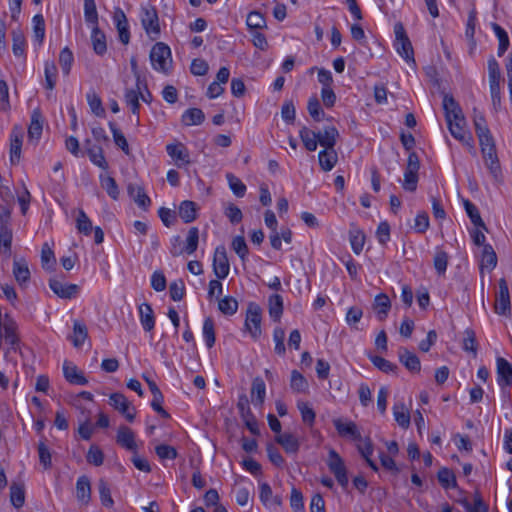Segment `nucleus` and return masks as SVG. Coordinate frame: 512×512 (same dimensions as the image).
Listing matches in <instances>:
<instances>
[{"mask_svg": "<svg viewBox=\"0 0 512 512\" xmlns=\"http://www.w3.org/2000/svg\"><path fill=\"white\" fill-rule=\"evenodd\" d=\"M10 501L15 508H21L25 502V487L23 483L13 482L10 486Z\"/></svg>", "mask_w": 512, "mask_h": 512, "instance_id": "473e14b6", "label": "nucleus"}, {"mask_svg": "<svg viewBox=\"0 0 512 512\" xmlns=\"http://www.w3.org/2000/svg\"><path fill=\"white\" fill-rule=\"evenodd\" d=\"M63 373L65 379L71 384L86 385L88 383L86 377L70 362H64Z\"/></svg>", "mask_w": 512, "mask_h": 512, "instance_id": "5701e85b", "label": "nucleus"}, {"mask_svg": "<svg viewBox=\"0 0 512 512\" xmlns=\"http://www.w3.org/2000/svg\"><path fill=\"white\" fill-rule=\"evenodd\" d=\"M320 167L323 171H330L338 161L335 149L325 148L318 153Z\"/></svg>", "mask_w": 512, "mask_h": 512, "instance_id": "bb28decb", "label": "nucleus"}, {"mask_svg": "<svg viewBox=\"0 0 512 512\" xmlns=\"http://www.w3.org/2000/svg\"><path fill=\"white\" fill-rule=\"evenodd\" d=\"M139 318L143 329L150 332L155 326L154 312L150 304L142 303L139 306Z\"/></svg>", "mask_w": 512, "mask_h": 512, "instance_id": "a878e982", "label": "nucleus"}, {"mask_svg": "<svg viewBox=\"0 0 512 512\" xmlns=\"http://www.w3.org/2000/svg\"><path fill=\"white\" fill-rule=\"evenodd\" d=\"M488 76H489V86L500 84L501 72H500L499 64L496 61V59L493 57L488 60Z\"/></svg>", "mask_w": 512, "mask_h": 512, "instance_id": "0e129e2a", "label": "nucleus"}, {"mask_svg": "<svg viewBox=\"0 0 512 512\" xmlns=\"http://www.w3.org/2000/svg\"><path fill=\"white\" fill-rule=\"evenodd\" d=\"M463 205H464L465 211H466L468 217L470 218L471 222L476 227H480L483 230H487V227L481 218L478 208L468 199L463 200Z\"/></svg>", "mask_w": 512, "mask_h": 512, "instance_id": "c9c22d12", "label": "nucleus"}, {"mask_svg": "<svg viewBox=\"0 0 512 512\" xmlns=\"http://www.w3.org/2000/svg\"><path fill=\"white\" fill-rule=\"evenodd\" d=\"M333 424L340 436L349 437L358 442L362 441L361 433L354 422H343L341 419H334Z\"/></svg>", "mask_w": 512, "mask_h": 512, "instance_id": "4468645a", "label": "nucleus"}, {"mask_svg": "<svg viewBox=\"0 0 512 512\" xmlns=\"http://www.w3.org/2000/svg\"><path fill=\"white\" fill-rule=\"evenodd\" d=\"M390 299L385 294H379L375 297L373 309L380 321L384 320L390 310Z\"/></svg>", "mask_w": 512, "mask_h": 512, "instance_id": "c756f323", "label": "nucleus"}, {"mask_svg": "<svg viewBox=\"0 0 512 512\" xmlns=\"http://www.w3.org/2000/svg\"><path fill=\"white\" fill-rule=\"evenodd\" d=\"M393 415L397 424L407 429L410 425V414L403 402L395 403L393 406Z\"/></svg>", "mask_w": 512, "mask_h": 512, "instance_id": "7c9ffc66", "label": "nucleus"}, {"mask_svg": "<svg viewBox=\"0 0 512 512\" xmlns=\"http://www.w3.org/2000/svg\"><path fill=\"white\" fill-rule=\"evenodd\" d=\"M477 136L485 164L490 172L494 175V177H497L500 173V165L496 153L494 139L490 133V130L485 132L483 131V133L479 132L477 133Z\"/></svg>", "mask_w": 512, "mask_h": 512, "instance_id": "f257e3e1", "label": "nucleus"}, {"mask_svg": "<svg viewBox=\"0 0 512 512\" xmlns=\"http://www.w3.org/2000/svg\"><path fill=\"white\" fill-rule=\"evenodd\" d=\"M87 328L84 324L74 321L72 342L75 347H80L87 338Z\"/></svg>", "mask_w": 512, "mask_h": 512, "instance_id": "5fc2aeb1", "label": "nucleus"}, {"mask_svg": "<svg viewBox=\"0 0 512 512\" xmlns=\"http://www.w3.org/2000/svg\"><path fill=\"white\" fill-rule=\"evenodd\" d=\"M50 289L62 299H71L79 292V287L76 284L63 283L57 279L49 281Z\"/></svg>", "mask_w": 512, "mask_h": 512, "instance_id": "ddd939ff", "label": "nucleus"}, {"mask_svg": "<svg viewBox=\"0 0 512 512\" xmlns=\"http://www.w3.org/2000/svg\"><path fill=\"white\" fill-rule=\"evenodd\" d=\"M12 51L17 57H25L26 40L21 30L12 31Z\"/></svg>", "mask_w": 512, "mask_h": 512, "instance_id": "ea45409f", "label": "nucleus"}, {"mask_svg": "<svg viewBox=\"0 0 512 512\" xmlns=\"http://www.w3.org/2000/svg\"><path fill=\"white\" fill-rule=\"evenodd\" d=\"M167 154L172 158L177 167L190 164V155L186 146L181 143H171L166 146Z\"/></svg>", "mask_w": 512, "mask_h": 512, "instance_id": "9d476101", "label": "nucleus"}, {"mask_svg": "<svg viewBox=\"0 0 512 512\" xmlns=\"http://www.w3.org/2000/svg\"><path fill=\"white\" fill-rule=\"evenodd\" d=\"M141 24L147 35L156 39L160 35V24L157 10L152 5L141 7Z\"/></svg>", "mask_w": 512, "mask_h": 512, "instance_id": "20e7f679", "label": "nucleus"}, {"mask_svg": "<svg viewBox=\"0 0 512 512\" xmlns=\"http://www.w3.org/2000/svg\"><path fill=\"white\" fill-rule=\"evenodd\" d=\"M373 365L384 373H396L398 366L385 358L377 355L369 356Z\"/></svg>", "mask_w": 512, "mask_h": 512, "instance_id": "c03bdc74", "label": "nucleus"}, {"mask_svg": "<svg viewBox=\"0 0 512 512\" xmlns=\"http://www.w3.org/2000/svg\"><path fill=\"white\" fill-rule=\"evenodd\" d=\"M230 265L227 257L226 248L223 245L216 247L213 256V271L219 279L228 276Z\"/></svg>", "mask_w": 512, "mask_h": 512, "instance_id": "1a4fd4ad", "label": "nucleus"}, {"mask_svg": "<svg viewBox=\"0 0 512 512\" xmlns=\"http://www.w3.org/2000/svg\"><path fill=\"white\" fill-rule=\"evenodd\" d=\"M109 128L112 132L115 144L126 154H130L128 142L123 133L117 128L114 122H109Z\"/></svg>", "mask_w": 512, "mask_h": 512, "instance_id": "a18cd8bd", "label": "nucleus"}, {"mask_svg": "<svg viewBox=\"0 0 512 512\" xmlns=\"http://www.w3.org/2000/svg\"><path fill=\"white\" fill-rule=\"evenodd\" d=\"M43 131V117L39 109H34L31 114V122L28 127L29 140H39Z\"/></svg>", "mask_w": 512, "mask_h": 512, "instance_id": "4be33fe9", "label": "nucleus"}, {"mask_svg": "<svg viewBox=\"0 0 512 512\" xmlns=\"http://www.w3.org/2000/svg\"><path fill=\"white\" fill-rule=\"evenodd\" d=\"M44 73H45V83H46L45 87H46V89L52 91L55 88L57 74H58V70H57L55 63L54 62H46Z\"/></svg>", "mask_w": 512, "mask_h": 512, "instance_id": "49530a36", "label": "nucleus"}, {"mask_svg": "<svg viewBox=\"0 0 512 512\" xmlns=\"http://www.w3.org/2000/svg\"><path fill=\"white\" fill-rule=\"evenodd\" d=\"M496 264H497V256H496L494 249L492 248V246L490 244L484 245L483 251H482V260H481L482 267L493 269V268H495Z\"/></svg>", "mask_w": 512, "mask_h": 512, "instance_id": "3c124183", "label": "nucleus"}, {"mask_svg": "<svg viewBox=\"0 0 512 512\" xmlns=\"http://www.w3.org/2000/svg\"><path fill=\"white\" fill-rule=\"evenodd\" d=\"M299 136L308 151H315L317 149L319 142L316 132L309 130L307 127H303L299 132Z\"/></svg>", "mask_w": 512, "mask_h": 512, "instance_id": "a19ab883", "label": "nucleus"}, {"mask_svg": "<svg viewBox=\"0 0 512 512\" xmlns=\"http://www.w3.org/2000/svg\"><path fill=\"white\" fill-rule=\"evenodd\" d=\"M87 101L91 111L98 117H102L105 114V109L102 106L100 97L95 93L91 92L87 94Z\"/></svg>", "mask_w": 512, "mask_h": 512, "instance_id": "69168bd1", "label": "nucleus"}, {"mask_svg": "<svg viewBox=\"0 0 512 512\" xmlns=\"http://www.w3.org/2000/svg\"><path fill=\"white\" fill-rule=\"evenodd\" d=\"M84 17L87 23L98 25V12L94 0H84Z\"/></svg>", "mask_w": 512, "mask_h": 512, "instance_id": "8fccbe9b", "label": "nucleus"}, {"mask_svg": "<svg viewBox=\"0 0 512 512\" xmlns=\"http://www.w3.org/2000/svg\"><path fill=\"white\" fill-rule=\"evenodd\" d=\"M459 503L464 507L466 512H488L489 509L478 492L475 493L473 504H471L467 498L459 500Z\"/></svg>", "mask_w": 512, "mask_h": 512, "instance_id": "e433bc0d", "label": "nucleus"}, {"mask_svg": "<svg viewBox=\"0 0 512 512\" xmlns=\"http://www.w3.org/2000/svg\"><path fill=\"white\" fill-rule=\"evenodd\" d=\"M88 156L93 164L98 167L106 170L108 168V163L104 157L103 150L100 146H92L88 148Z\"/></svg>", "mask_w": 512, "mask_h": 512, "instance_id": "de8ad7c7", "label": "nucleus"}, {"mask_svg": "<svg viewBox=\"0 0 512 512\" xmlns=\"http://www.w3.org/2000/svg\"><path fill=\"white\" fill-rule=\"evenodd\" d=\"M23 143L22 129L15 126L10 135V162L17 164L21 158V148Z\"/></svg>", "mask_w": 512, "mask_h": 512, "instance_id": "2eb2a0df", "label": "nucleus"}, {"mask_svg": "<svg viewBox=\"0 0 512 512\" xmlns=\"http://www.w3.org/2000/svg\"><path fill=\"white\" fill-rule=\"evenodd\" d=\"M203 337L208 348H212L215 344V329L212 318L208 317L203 323Z\"/></svg>", "mask_w": 512, "mask_h": 512, "instance_id": "4d7b16f0", "label": "nucleus"}, {"mask_svg": "<svg viewBox=\"0 0 512 512\" xmlns=\"http://www.w3.org/2000/svg\"><path fill=\"white\" fill-rule=\"evenodd\" d=\"M128 195L142 209L147 210L151 204V200L145 193L144 188L140 185L130 183L127 187Z\"/></svg>", "mask_w": 512, "mask_h": 512, "instance_id": "6ab92c4d", "label": "nucleus"}, {"mask_svg": "<svg viewBox=\"0 0 512 512\" xmlns=\"http://www.w3.org/2000/svg\"><path fill=\"white\" fill-rule=\"evenodd\" d=\"M33 32L34 38L39 43L42 44L45 36V21L44 17L41 14H36L33 19Z\"/></svg>", "mask_w": 512, "mask_h": 512, "instance_id": "bf43d9fd", "label": "nucleus"}, {"mask_svg": "<svg viewBox=\"0 0 512 512\" xmlns=\"http://www.w3.org/2000/svg\"><path fill=\"white\" fill-rule=\"evenodd\" d=\"M261 320L262 310L260 306L254 302L249 303L246 311L245 329L254 340L259 339L262 334Z\"/></svg>", "mask_w": 512, "mask_h": 512, "instance_id": "39448f33", "label": "nucleus"}, {"mask_svg": "<svg viewBox=\"0 0 512 512\" xmlns=\"http://www.w3.org/2000/svg\"><path fill=\"white\" fill-rule=\"evenodd\" d=\"M218 308L225 315H233L237 312L238 302L235 298L227 296L219 300Z\"/></svg>", "mask_w": 512, "mask_h": 512, "instance_id": "052dcab7", "label": "nucleus"}, {"mask_svg": "<svg viewBox=\"0 0 512 512\" xmlns=\"http://www.w3.org/2000/svg\"><path fill=\"white\" fill-rule=\"evenodd\" d=\"M86 459L88 463L94 466H101L104 461V454L97 445H91L87 452Z\"/></svg>", "mask_w": 512, "mask_h": 512, "instance_id": "774afa93", "label": "nucleus"}, {"mask_svg": "<svg viewBox=\"0 0 512 512\" xmlns=\"http://www.w3.org/2000/svg\"><path fill=\"white\" fill-rule=\"evenodd\" d=\"M100 501L105 507H112L114 500L111 496V491L108 483L104 479H100L98 482Z\"/></svg>", "mask_w": 512, "mask_h": 512, "instance_id": "603ef678", "label": "nucleus"}, {"mask_svg": "<svg viewBox=\"0 0 512 512\" xmlns=\"http://www.w3.org/2000/svg\"><path fill=\"white\" fill-rule=\"evenodd\" d=\"M226 178L229 184L230 189L237 197H243L246 192L245 184L234 174L227 173Z\"/></svg>", "mask_w": 512, "mask_h": 512, "instance_id": "680f3d73", "label": "nucleus"}, {"mask_svg": "<svg viewBox=\"0 0 512 512\" xmlns=\"http://www.w3.org/2000/svg\"><path fill=\"white\" fill-rule=\"evenodd\" d=\"M307 110L310 116L317 122L323 120L325 117V113L321 108L320 102L316 96L309 98Z\"/></svg>", "mask_w": 512, "mask_h": 512, "instance_id": "864d4df0", "label": "nucleus"}, {"mask_svg": "<svg viewBox=\"0 0 512 512\" xmlns=\"http://www.w3.org/2000/svg\"><path fill=\"white\" fill-rule=\"evenodd\" d=\"M317 136L318 142L322 147L334 149L339 133L334 126H327L323 131L318 132Z\"/></svg>", "mask_w": 512, "mask_h": 512, "instance_id": "393cba45", "label": "nucleus"}, {"mask_svg": "<svg viewBox=\"0 0 512 512\" xmlns=\"http://www.w3.org/2000/svg\"><path fill=\"white\" fill-rule=\"evenodd\" d=\"M437 478L444 489L457 487L455 474L448 468H441L438 471Z\"/></svg>", "mask_w": 512, "mask_h": 512, "instance_id": "37998d69", "label": "nucleus"}, {"mask_svg": "<svg viewBox=\"0 0 512 512\" xmlns=\"http://www.w3.org/2000/svg\"><path fill=\"white\" fill-rule=\"evenodd\" d=\"M290 387L296 393H305L308 390V382L305 377L298 372L293 370L291 372Z\"/></svg>", "mask_w": 512, "mask_h": 512, "instance_id": "79ce46f5", "label": "nucleus"}, {"mask_svg": "<svg viewBox=\"0 0 512 512\" xmlns=\"http://www.w3.org/2000/svg\"><path fill=\"white\" fill-rule=\"evenodd\" d=\"M265 394H266V388H265L264 381L259 377L255 378L252 382V387H251L252 402L254 403L255 406L256 405L261 406L263 404Z\"/></svg>", "mask_w": 512, "mask_h": 512, "instance_id": "f704fd0d", "label": "nucleus"}, {"mask_svg": "<svg viewBox=\"0 0 512 512\" xmlns=\"http://www.w3.org/2000/svg\"><path fill=\"white\" fill-rule=\"evenodd\" d=\"M73 61L74 57L72 51L68 47L63 48L59 54V64L63 74L68 75L70 73Z\"/></svg>", "mask_w": 512, "mask_h": 512, "instance_id": "13d9d810", "label": "nucleus"}, {"mask_svg": "<svg viewBox=\"0 0 512 512\" xmlns=\"http://www.w3.org/2000/svg\"><path fill=\"white\" fill-rule=\"evenodd\" d=\"M395 48L398 54L408 63L415 64L414 51L409 37L405 31L404 25L397 22L394 25Z\"/></svg>", "mask_w": 512, "mask_h": 512, "instance_id": "f03ea898", "label": "nucleus"}, {"mask_svg": "<svg viewBox=\"0 0 512 512\" xmlns=\"http://www.w3.org/2000/svg\"><path fill=\"white\" fill-rule=\"evenodd\" d=\"M275 441L282 446L288 454H296L300 448L299 439L291 433H282L275 437Z\"/></svg>", "mask_w": 512, "mask_h": 512, "instance_id": "412c9836", "label": "nucleus"}, {"mask_svg": "<svg viewBox=\"0 0 512 512\" xmlns=\"http://www.w3.org/2000/svg\"><path fill=\"white\" fill-rule=\"evenodd\" d=\"M91 41L93 45V50L98 55L105 54L107 50L106 45V38L102 31H100L98 25L93 26L92 34H91Z\"/></svg>", "mask_w": 512, "mask_h": 512, "instance_id": "72a5a7b5", "label": "nucleus"}, {"mask_svg": "<svg viewBox=\"0 0 512 512\" xmlns=\"http://www.w3.org/2000/svg\"><path fill=\"white\" fill-rule=\"evenodd\" d=\"M13 275L21 287H25L30 280V270L25 259H14Z\"/></svg>", "mask_w": 512, "mask_h": 512, "instance_id": "aec40b11", "label": "nucleus"}, {"mask_svg": "<svg viewBox=\"0 0 512 512\" xmlns=\"http://www.w3.org/2000/svg\"><path fill=\"white\" fill-rule=\"evenodd\" d=\"M41 263L44 269H52L56 264V258L53 250L48 243H44L41 249Z\"/></svg>", "mask_w": 512, "mask_h": 512, "instance_id": "e2e57ef3", "label": "nucleus"}, {"mask_svg": "<svg viewBox=\"0 0 512 512\" xmlns=\"http://www.w3.org/2000/svg\"><path fill=\"white\" fill-rule=\"evenodd\" d=\"M349 239L353 252L360 254L365 244V234L356 226H352L349 231Z\"/></svg>", "mask_w": 512, "mask_h": 512, "instance_id": "2f4dec72", "label": "nucleus"}, {"mask_svg": "<svg viewBox=\"0 0 512 512\" xmlns=\"http://www.w3.org/2000/svg\"><path fill=\"white\" fill-rule=\"evenodd\" d=\"M109 404L119 411L127 421L132 422L135 419V408L122 393L111 394L109 397Z\"/></svg>", "mask_w": 512, "mask_h": 512, "instance_id": "0eeeda50", "label": "nucleus"}, {"mask_svg": "<svg viewBox=\"0 0 512 512\" xmlns=\"http://www.w3.org/2000/svg\"><path fill=\"white\" fill-rule=\"evenodd\" d=\"M76 497L84 504L91 500V482L88 476L82 475L76 482Z\"/></svg>", "mask_w": 512, "mask_h": 512, "instance_id": "b1692460", "label": "nucleus"}, {"mask_svg": "<svg viewBox=\"0 0 512 512\" xmlns=\"http://www.w3.org/2000/svg\"><path fill=\"white\" fill-rule=\"evenodd\" d=\"M443 109L445 112V118L447 122H450V119L462 121V117L464 116L462 109L452 95H444Z\"/></svg>", "mask_w": 512, "mask_h": 512, "instance_id": "f3484780", "label": "nucleus"}, {"mask_svg": "<svg viewBox=\"0 0 512 512\" xmlns=\"http://www.w3.org/2000/svg\"><path fill=\"white\" fill-rule=\"evenodd\" d=\"M497 365V382L501 389L512 386V364L503 357H498L496 360Z\"/></svg>", "mask_w": 512, "mask_h": 512, "instance_id": "9b49d317", "label": "nucleus"}, {"mask_svg": "<svg viewBox=\"0 0 512 512\" xmlns=\"http://www.w3.org/2000/svg\"><path fill=\"white\" fill-rule=\"evenodd\" d=\"M76 228L80 233H82L86 236L89 235L93 229L92 222L90 221V219L88 218V216L86 215V213L83 210L79 211V214H78V217L76 220Z\"/></svg>", "mask_w": 512, "mask_h": 512, "instance_id": "338daca9", "label": "nucleus"}, {"mask_svg": "<svg viewBox=\"0 0 512 512\" xmlns=\"http://www.w3.org/2000/svg\"><path fill=\"white\" fill-rule=\"evenodd\" d=\"M100 182L103 189L106 190L107 194L113 199L119 198V188L115 179L111 176H100Z\"/></svg>", "mask_w": 512, "mask_h": 512, "instance_id": "09e8293b", "label": "nucleus"}, {"mask_svg": "<svg viewBox=\"0 0 512 512\" xmlns=\"http://www.w3.org/2000/svg\"><path fill=\"white\" fill-rule=\"evenodd\" d=\"M327 466L330 472L335 476L339 485L346 488L349 483L347 469L343 459L334 449L329 450Z\"/></svg>", "mask_w": 512, "mask_h": 512, "instance_id": "423d86ee", "label": "nucleus"}, {"mask_svg": "<svg viewBox=\"0 0 512 512\" xmlns=\"http://www.w3.org/2000/svg\"><path fill=\"white\" fill-rule=\"evenodd\" d=\"M269 315L274 322H278L283 314V298L279 294H273L268 299Z\"/></svg>", "mask_w": 512, "mask_h": 512, "instance_id": "c85d7f7f", "label": "nucleus"}, {"mask_svg": "<svg viewBox=\"0 0 512 512\" xmlns=\"http://www.w3.org/2000/svg\"><path fill=\"white\" fill-rule=\"evenodd\" d=\"M448 129L451 133V135L466 144H470V141L472 140L471 134L466 130V120L465 117H462V121H457L454 119H450V122H447Z\"/></svg>", "mask_w": 512, "mask_h": 512, "instance_id": "dca6fc26", "label": "nucleus"}, {"mask_svg": "<svg viewBox=\"0 0 512 512\" xmlns=\"http://www.w3.org/2000/svg\"><path fill=\"white\" fill-rule=\"evenodd\" d=\"M178 213L184 223H191L197 218V205L193 201L185 200L181 202Z\"/></svg>", "mask_w": 512, "mask_h": 512, "instance_id": "cd10ccee", "label": "nucleus"}, {"mask_svg": "<svg viewBox=\"0 0 512 512\" xmlns=\"http://www.w3.org/2000/svg\"><path fill=\"white\" fill-rule=\"evenodd\" d=\"M152 67L163 73H167L171 67V50L163 42H157L150 51Z\"/></svg>", "mask_w": 512, "mask_h": 512, "instance_id": "7ed1b4c3", "label": "nucleus"}, {"mask_svg": "<svg viewBox=\"0 0 512 512\" xmlns=\"http://www.w3.org/2000/svg\"><path fill=\"white\" fill-rule=\"evenodd\" d=\"M116 442L129 451H136L137 444L133 431L127 426H120L117 432Z\"/></svg>", "mask_w": 512, "mask_h": 512, "instance_id": "a211bd4d", "label": "nucleus"}, {"mask_svg": "<svg viewBox=\"0 0 512 512\" xmlns=\"http://www.w3.org/2000/svg\"><path fill=\"white\" fill-rule=\"evenodd\" d=\"M198 242L199 230L197 227H191L186 238L185 252L189 255L193 254L197 250Z\"/></svg>", "mask_w": 512, "mask_h": 512, "instance_id": "6e6d98bb", "label": "nucleus"}, {"mask_svg": "<svg viewBox=\"0 0 512 512\" xmlns=\"http://www.w3.org/2000/svg\"><path fill=\"white\" fill-rule=\"evenodd\" d=\"M205 115L199 108H190L182 115V122L186 126L200 125L203 123Z\"/></svg>", "mask_w": 512, "mask_h": 512, "instance_id": "4c0bfd02", "label": "nucleus"}, {"mask_svg": "<svg viewBox=\"0 0 512 512\" xmlns=\"http://www.w3.org/2000/svg\"><path fill=\"white\" fill-rule=\"evenodd\" d=\"M3 329L5 341L11 346V348L15 349L16 345H18L19 342L16 333V323L12 319H5Z\"/></svg>", "mask_w": 512, "mask_h": 512, "instance_id": "58836bf2", "label": "nucleus"}, {"mask_svg": "<svg viewBox=\"0 0 512 512\" xmlns=\"http://www.w3.org/2000/svg\"><path fill=\"white\" fill-rule=\"evenodd\" d=\"M494 308L495 312L500 315L511 311L509 287L504 278L499 280V290L496 293Z\"/></svg>", "mask_w": 512, "mask_h": 512, "instance_id": "6e6552de", "label": "nucleus"}, {"mask_svg": "<svg viewBox=\"0 0 512 512\" xmlns=\"http://www.w3.org/2000/svg\"><path fill=\"white\" fill-rule=\"evenodd\" d=\"M399 362L411 373H419L421 371V362L419 357L409 351L406 347L398 349Z\"/></svg>", "mask_w": 512, "mask_h": 512, "instance_id": "f8f14e48", "label": "nucleus"}]
</instances>
